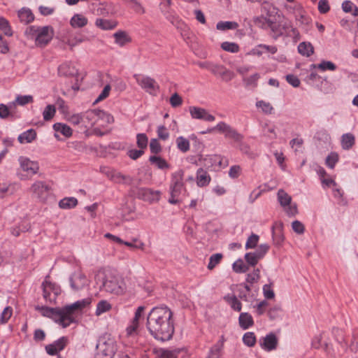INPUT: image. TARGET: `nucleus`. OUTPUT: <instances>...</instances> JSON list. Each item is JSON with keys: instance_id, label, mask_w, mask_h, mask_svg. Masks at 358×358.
<instances>
[{"instance_id": "f257e3e1", "label": "nucleus", "mask_w": 358, "mask_h": 358, "mask_svg": "<svg viewBox=\"0 0 358 358\" xmlns=\"http://www.w3.org/2000/svg\"><path fill=\"white\" fill-rule=\"evenodd\" d=\"M173 313L166 306L152 308L147 317L146 327L156 340L164 342L171 340L175 331Z\"/></svg>"}, {"instance_id": "f03ea898", "label": "nucleus", "mask_w": 358, "mask_h": 358, "mask_svg": "<svg viewBox=\"0 0 358 358\" xmlns=\"http://www.w3.org/2000/svg\"><path fill=\"white\" fill-rule=\"evenodd\" d=\"M91 301L90 298H86L62 308L41 306L37 309L40 310L43 316L52 319L63 328H66L76 322L78 313L89 306Z\"/></svg>"}, {"instance_id": "7ed1b4c3", "label": "nucleus", "mask_w": 358, "mask_h": 358, "mask_svg": "<svg viewBox=\"0 0 358 358\" xmlns=\"http://www.w3.org/2000/svg\"><path fill=\"white\" fill-rule=\"evenodd\" d=\"M25 34L29 38L35 40L36 46L43 48L52 39L54 30L50 26H29L26 29Z\"/></svg>"}, {"instance_id": "20e7f679", "label": "nucleus", "mask_w": 358, "mask_h": 358, "mask_svg": "<svg viewBox=\"0 0 358 358\" xmlns=\"http://www.w3.org/2000/svg\"><path fill=\"white\" fill-rule=\"evenodd\" d=\"M101 287L106 292L115 296H121L127 290L124 280L120 275L112 272L106 273Z\"/></svg>"}, {"instance_id": "39448f33", "label": "nucleus", "mask_w": 358, "mask_h": 358, "mask_svg": "<svg viewBox=\"0 0 358 358\" xmlns=\"http://www.w3.org/2000/svg\"><path fill=\"white\" fill-rule=\"evenodd\" d=\"M187 189L184 182V171L179 169L171 174V182L169 185L170 198L169 203L171 204H178L180 203V196L185 194Z\"/></svg>"}, {"instance_id": "423d86ee", "label": "nucleus", "mask_w": 358, "mask_h": 358, "mask_svg": "<svg viewBox=\"0 0 358 358\" xmlns=\"http://www.w3.org/2000/svg\"><path fill=\"white\" fill-rule=\"evenodd\" d=\"M96 358H114L117 350L114 338L108 334L100 336L96 345Z\"/></svg>"}, {"instance_id": "0eeeda50", "label": "nucleus", "mask_w": 358, "mask_h": 358, "mask_svg": "<svg viewBox=\"0 0 358 358\" xmlns=\"http://www.w3.org/2000/svg\"><path fill=\"white\" fill-rule=\"evenodd\" d=\"M84 117L91 126L95 124L103 126L104 124H110L114 121L113 117L110 114L97 109L87 111Z\"/></svg>"}, {"instance_id": "6e6552de", "label": "nucleus", "mask_w": 358, "mask_h": 358, "mask_svg": "<svg viewBox=\"0 0 358 358\" xmlns=\"http://www.w3.org/2000/svg\"><path fill=\"white\" fill-rule=\"evenodd\" d=\"M91 6L93 13L97 15L103 17L113 16L117 12L115 4L110 1H101L100 0H94Z\"/></svg>"}, {"instance_id": "1a4fd4ad", "label": "nucleus", "mask_w": 358, "mask_h": 358, "mask_svg": "<svg viewBox=\"0 0 358 358\" xmlns=\"http://www.w3.org/2000/svg\"><path fill=\"white\" fill-rule=\"evenodd\" d=\"M213 130L224 134L225 138L232 139L237 143L241 142L243 139V136L241 134L224 122H220L214 128L209 129L207 133H210ZM203 134H206V132H203Z\"/></svg>"}, {"instance_id": "9d476101", "label": "nucleus", "mask_w": 358, "mask_h": 358, "mask_svg": "<svg viewBox=\"0 0 358 358\" xmlns=\"http://www.w3.org/2000/svg\"><path fill=\"white\" fill-rule=\"evenodd\" d=\"M43 289V296L45 302L55 303L58 295L61 293L60 287L55 283H53L45 279L41 285Z\"/></svg>"}, {"instance_id": "9b49d317", "label": "nucleus", "mask_w": 358, "mask_h": 358, "mask_svg": "<svg viewBox=\"0 0 358 358\" xmlns=\"http://www.w3.org/2000/svg\"><path fill=\"white\" fill-rule=\"evenodd\" d=\"M134 78H135L137 84L150 94H155L159 90V86L157 83L156 80L150 76L134 74Z\"/></svg>"}, {"instance_id": "f8f14e48", "label": "nucleus", "mask_w": 358, "mask_h": 358, "mask_svg": "<svg viewBox=\"0 0 358 358\" xmlns=\"http://www.w3.org/2000/svg\"><path fill=\"white\" fill-rule=\"evenodd\" d=\"M110 180L117 184L131 185L134 179L128 175H124L122 173L113 169H107L106 171H103Z\"/></svg>"}, {"instance_id": "ddd939ff", "label": "nucleus", "mask_w": 358, "mask_h": 358, "mask_svg": "<svg viewBox=\"0 0 358 358\" xmlns=\"http://www.w3.org/2000/svg\"><path fill=\"white\" fill-rule=\"evenodd\" d=\"M210 72L215 76L220 77L224 82H229L234 78V73L224 65L213 63Z\"/></svg>"}, {"instance_id": "4468645a", "label": "nucleus", "mask_w": 358, "mask_h": 358, "mask_svg": "<svg viewBox=\"0 0 358 358\" xmlns=\"http://www.w3.org/2000/svg\"><path fill=\"white\" fill-rule=\"evenodd\" d=\"M189 111L193 119L202 120L206 122H213L215 120L214 115L208 113L205 108L198 106H190Z\"/></svg>"}, {"instance_id": "2eb2a0df", "label": "nucleus", "mask_w": 358, "mask_h": 358, "mask_svg": "<svg viewBox=\"0 0 358 358\" xmlns=\"http://www.w3.org/2000/svg\"><path fill=\"white\" fill-rule=\"evenodd\" d=\"M68 341L69 340L66 336H62L52 343L47 345L45 346V351L49 355H56L65 348Z\"/></svg>"}, {"instance_id": "dca6fc26", "label": "nucleus", "mask_w": 358, "mask_h": 358, "mask_svg": "<svg viewBox=\"0 0 358 358\" xmlns=\"http://www.w3.org/2000/svg\"><path fill=\"white\" fill-rule=\"evenodd\" d=\"M71 287L73 290L83 289L87 283L86 275L80 271L74 272L69 278Z\"/></svg>"}, {"instance_id": "f3484780", "label": "nucleus", "mask_w": 358, "mask_h": 358, "mask_svg": "<svg viewBox=\"0 0 358 358\" xmlns=\"http://www.w3.org/2000/svg\"><path fill=\"white\" fill-rule=\"evenodd\" d=\"M18 161L21 169L30 176L35 175L39 170L38 162L31 161L28 157L21 156Z\"/></svg>"}, {"instance_id": "a211bd4d", "label": "nucleus", "mask_w": 358, "mask_h": 358, "mask_svg": "<svg viewBox=\"0 0 358 358\" xmlns=\"http://www.w3.org/2000/svg\"><path fill=\"white\" fill-rule=\"evenodd\" d=\"M278 340L273 333H270L263 338V341L260 342L261 348L267 352H271L277 348Z\"/></svg>"}, {"instance_id": "6ab92c4d", "label": "nucleus", "mask_w": 358, "mask_h": 358, "mask_svg": "<svg viewBox=\"0 0 358 358\" xmlns=\"http://www.w3.org/2000/svg\"><path fill=\"white\" fill-rule=\"evenodd\" d=\"M49 190V187L43 181L35 182L30 187V191L38 199H44Z\"/></svg>"}, {"instance_id": "aec40b11", "label": "nucleus", "mask_w": 358, "mask_h": 358, "mask_svg": "<svg viewBox=\"0 0 358 358\" xmlns=\"http://www.w3.org/2000/svg\"><path fill=\"white\" fill-rule=\"evenodd\" d=\"M290 27V22H284L283 24L277 23L273 22L271 30L273 33V37L277 39L282 35H290L289 29Z\"/></svg>"}, {"instance_id": "412c9836", "label": "nucleus", "mask_w": 358, "mask_h": 358, "mask_svg": "<svg viewBox=\"0 0 358 358\" xmlns=\"http://www.w3.org/2000/svg\"><path fill=\"white\" fill-rule=\"evenodd\" d=\"M95 26L103 31L113 30L117 27L118 22L114 20L97 18L94 22Z\"/></svg>"}, {"instance_id": "4be33fe9", "label": "nucleus", "mask_w": 358, "mask_h": 358, "mask_svg": "<svg viewBox=\"0 0 358 358\" xmlns=\"http://www.w3.org/2000/svg\"><path fill=\"white\" fill-rule=\"evenodd\" d=\"M223 299L233 310L236 312L241 311L242 303L235 294H227L223 297Z\"/></svg>"}, {"instance_id": "5701e85b", "label": "nucleus", "mask_w": 358, "mask_h": 358, "mask_svg": "<svg viewBox=\"0 0 358 358\" xmlns=\"http://www.w3.org/2000/svg\"><path fill=\"white\" fill-rule=\"evenodd\" d=\"M196 184L200 187H203L209 185L211 178L209 173L202 168H199L196 171Z\"/></svg>"}, {"instance_id": "b1692460", "label": "nucleus", "mask_w": 358, "mask_h": 358, "mask_svg": "<svg viewBox=\"0 0 358 358\" xmlns=\"http://www.w3.org/2000/svg\"><path fill=\"white\" fill-rule=\"evenodd\" d=\"M77 73L78 71L69 62H65L58 67V74L61 76L71 77Z\"/></svg>"}, {"instance_id": "393cba45", "label": "nucleus", "mask_w": 358, "mask_h": 358, "mask_svg": "<svg viewBox=\"0 0 358 358\" xmlns=\"http://www.w3.org/2000/svg\"><path fill=\"white\" fill-rule=\"evenodd\" d=\"M141 197L142 199L146 201L152 202L154 201H158L160 196V192L159 191H153L151 189L143 188L140 191Z\"/></svg>"}, {"instance_id": "a878e982", "label": "nucleus", "mask_w": 358, "mask_h": 358, "mask_svg": "<svg viewBox=\"0 0 358 358\" xmlns=\"http://www.w3.org/2000/svg\"><path fill=\"white\" fill-rule=\"evenodd\" d=\"M113 37L115 38V43L120 47H123L131 41V38L129 34L125 31L122 30H119L114 33Z\"/></svg>"}, {"instance_id": "bb28decb", "label": "nucleus", "mask_w": 358, "mask_h": 358, "mask_svg": "<svg viewBox=\"0 0 358 358\" xmlns=\"http://www.w3.org/2000/svg\"><path fill=\"white\" fill-rule=\"evenodd\" d=\"M238 324L243 330L249 329L254 324L252 316L248 313H241L238 317Z\"/></svg>"}, {"instance_id": "cd10ccee", "label": "nucleus", "mask_w": 358, "mask_h": 358, "mask_svg": "<svg viewBox=\"0 0 358 358\" xmlns=\"http://www.w3.org/2000/svg\"><path fill=\"white\" fill-rule=\"evenodd\" d=\"M37 134L34 129H29L18 136V141L23 143H30L36 138Z\"/></svg>"}, {"instance_id": "c85d7f7f", "label": "nucleus", "mask_w": 358, "mask_h": 358, "mask_svg": "<svg viewBox=\"0 0 358 358\" xmlns=\"http://www.w3.org/2000/svg\"><path fill=\"white\" fill-rule=\"evenodd\" d=\"M355 143V137L351 133H346L342 135L341 139V147L343 150L351 149Z\"/></svg>"}, {"instance_id": "c756f323", "label": "nucleus", "mask_w": 358, "mask_h": 358, "mask_svg": "<svg viewBox=\"0 0 358 358\" xmlns=\"http://www.w3.org/2000/svg\"><path fill=\"white\" fill-rule=\"evenodd\" d=\"M88 20L81 14H75L70 20V24L73 28H82L87 24Z\"/></svg>"}, {"instance_id": "7c9ffc66", "label": "nucleus", "mask_w": 358, "mask_h": 358, "mask_svg": "<svg viewBox=\"0 0 358 358\" xmlns=\"http://www.w3.org/2000/svg\"><path fill=\"white\" fill-rule=\"evenodd\" d=\"M311 69H317L321 71H335L337 69L336 65L331 61L322 60L320 64H311Z\"/></svg>"}, {"instance_id": "2f4dec72", "label": "nucleus", "mask_w": 358, "mask_h": 358, "mask_svg": "<svg viewBox=\"0 0 358 358\" xmlns=\"http://www.w3.org/2000/svg\"><path fill=\"white\" fill-rule=\"evenodd\" d=\"M273 19L271 17L267 16H259L255 20V24L262 29H267L271 28L273 23Z\"/></svg>"}, {"instance_id": "473e14b6", "label": "nucleus", "mask_w": 358, "mask_h": 358, "mask_svg": "<svg viewBox=\"0 0 358 358\" xmlns=\"http://www.w3.org/2000/svg\"><path fill=\"white\" fill-rule=\"evenodd\" d=\"M299 54L305 57H310L314 52V48L310 42H301L298 45Z\"/></svg>"}, {"instance_id": "72a5a7b5", "label": "nucleus", "mask_w": 358, "mask_h": 358, "mask_svg": "<svg viewBox=\"0 0 358 358\" xmlns=\"http://www.w3.org/2000/svg\"><path fill=\"white\" fill-rule=\"evenodd\" d=\"M18 17L20 22L28 24L34 20V15L29 9L22 8L18 12Z\"/></svg>"}, {"instance_id": "f704fd0d", "label": "nucleus", "mask_w": 358, "mask_h": 358, "mask_svg": "<svg viewBox=\"0 0 358 358\" xmlns=\"http://www.w3.org/2000/svg\"><path fill=\"white\" fill-rule=\"evenodd\" d=\"M78 204V200L75 197H65L59 202V206L62 209H71L76 207Z\"/></svg>"}, {"instance_id": "c9c22d12", "label": "nucleus", "mask_w": 358, "mask_h": 358, "mask_svg": "<svg viewBox=\"0 0 358 358\" xmlns=\"http://www.w3.org/2000/svg\"><path fill=\"white\" fill-rule=\"evenodd\" d=\"M53 129L56 132H59L65 137H70L72 135L71 128L66 124L63 123H55L53 125Z\"/></svg>"}, {"instance_id": "e433bc0d", "label": "nucleus", "mask_w": 358, "mask_h": 358, "mask_svg": "<svg viewBox=\"0 0 358 358\" xmlns=\"http://www.w3.org/2000/svg\"><path fill=\"white\" fill-rule=\"evenodd\" d=\"M149 161L151 164H155L156 166L159 169H168L170 168V165L167 163V162L159 156H150Z\"/></svg>"}, {"instance_id": "4c0bfd02", "label": "nucleus", "mask_w": 358, "mask_h": 358, "mask_svg": "<svg viewBox=\"0 0 358 358\" xmlns=\"http://www.w3.org/2000/svg\"><path fill=\"white\" fill-rule=\"evenodd\" d=\"M277 195L278 200L283 208L288 206L291 203L292 197L282 189L278 190Z\"/></svg>"}, {"instance_id": "58836bf2", "label": "nucleus", "mask_w": 358, "mask_h": 358, "mask_svg": "<svg viewBox=\"0 0 358 358\" xmlns=\"http://www.w3.org/2000/svg\"><path fill=\"white\" fill-rule=\"evenodd\" d=\"M176 142L178 149L182 152L185 153L189 150L190 143L188 139L183 136H178Z\"/></svg>"}, {"instance_id": "ea45409f", "label": "nucleus", "mask_w": 358, "mask_h": 358, "mask_svg": "<svg viewBox=\"0 0 358 358\" xmlns=\"http://www.w3.org/2000/svg\"><path fill=\"white\" fill-rule=\"evenodd\" d=\"M111 308L112 305L108 301L101 300L96 305L95 314L97 316L101 315V314L110 310Z\"/></svg>"}, {"instance_id": "a19ab883", "label": "nucleus", "mask_w": 358, "mask_h": 358, "mask_svg": "<svg viewBox=\"0 0 358 358\" xmlns=\"http://www.w3.org/2000/svg\"><path fill=\"white\" fill-rule=\"evenodd\" d=\"M238 27V24L236 22L231 21H220L216 24V28L220 31L229 29H236Z\"/></svg>"}, {"instance_id": "79ce46f5", "label": "nucleus", "mask_w": 358, "mask_h": 358, "mask_svg": "<svg viewBox=\"0 0 358 358\" xmlns=\"http://www.w3.org/2000/svg\"><path fill=\"white\" fill-rule=\"evenodd\" d=\"M179 350H169L165 349H159L157 351V357L158 358H177Z\"/></svg>"}, {"instance_id": "37998d69", "label": "nucleus", "mask_w": 358, "mask_h": 358, "mask_svg": "<svg viewBox=\"0 0 358 358\" xmlns=\"http://www.w3.org/2000/svg\"><path fill=\"white\" fill-rule=\"evenodd\" d=\"M243 342L248 347H254L257 342V338L254 332H246L243 336Z\"/></svg>"}, {"instance_id": "c03bdc74", "label": "nucleus", "mask_w": 358, "mask_h": 358, "mask_svg": "<svg viewBox=\"0 0 358 358\" xmlns=\"http://www.w3.org/2000/svg\"><path fill=\"white\" fill-rule=\"evenodd\" d=\"M338 160H339V156H338V153H336L335 152H331L327 157L326 160H325V164L329 169H333L335 167L336 163L338 162Z\"/></svg>"}, {"instance_id": "a18cd8bd", "label": "nucleus", "mask_w": 358, "mask_h": 358, "mask_svg": "<svg viewBox=\"0 0 358 358\" xmlns=\"http://www.w3.org/2000/svg\"><path fill=\"white\" fill-rule=\"evenodd\" d=\"M222 50L227 52L236 53L240 50L239 45L234 42L225 41L221 44Z\"/></svg>"}, {"instance_id": "49530a36", "label": "nucleus", "mask_w": 358, "mask_h": 358, "mask_svg": "<svg viewBox=\"0 0 358 358\" xmlns=\"http://www.w3.org/2000/svg\"><path fill=\"white\" fill-rule=\"evenodd\" d=\"M223 257L221 253L213 254L210 257L208 268L213 270L217 264H219Z\"/></svg>"}, {"instance_id": "de8ad7c7", "label": "nucleus", "mask_w": 358, "mask_h": 358, "mask_svg": "<svg viewBox=\"0 0 358 358\" xmlns=\"http://www.w3.org/2000/svg\"><path fill=\"white\" fill-rule=\"evenodd\" d=\"M13 315V308L10 306H6L0 315V324H6Z\"/></svg>"}, {"instance_id": "09e8293b", "label": "nucleus", "mask_w": 358, "mask_h": 358, "mask_svg": "<svg viewBox=\"0 0 358 358\" xmlns=\"http://www.w3.org/2000/svg\"><path fill=\"white\" fill-rule=\"evenodd\" d=\"M17 103L15 101L9 103L8 106V111L10 115H9V120L11 121H14L18 118H20V114L17 111L16 107Z\"/></svg>"}, {"instance_id": "8fccbe9b", "label": "nucleus", "mask_w": 358, "mask_h": 358, "mask_svg": "<svg viewBox=\"0 0 358 358\" xmlns=\"http://www.w3.org/2000/svg\"><path fill=\"white\" fill-rule=\"evenodd\" d=\"M55 106L53 105H48L43 112V117L44 120L49 121L51 119H52V117L55 116Z\"/></svg>"}, {"instance_id": "3c124183", "label": "nucleus", "mask_w": 358, "mask_h": 358, "mask_svg": "<svg viewBox=\"0 0 358 358\" xmlns=\"http://www.w3.org/2000/svg\"><path fill=\"white\" fill-rule=\"evenodd\" d=\"M148 143V138L146 134H138L136 135V144L140 149L144 150L147 148Z\"/></svg>"}, {"instance_id": "603ef678", "label": "nucleus", "mask_w": 358, "mask_h": 358, "mask_svg": "<svg viewBox=\"0 0 358 358\" xmlns=\"http://www.w3.org/2000/svg\"><path fill=\"white\" fill-rule=\"evenodd\" d=\"M133 242L134 243L123 241V243H122L121 244H123L131 248L140 249L141 250H144L145 244L143 242L139 241L136 238H133Z\"/></svg>"}, {"instance_id": "864d4df0", "label": "nucleus", "mask_w": 358, "mask_h": 358, "mask_svg": "<svg viewBox=\"0 0 358 358\" xmlns=\"http://www.w3.org/2000/svg\"><path fill=\"white\" fill-rule=\"evenodd\" d=\"M256 106L257 108H259L262 110V111L266 114H271L273 110V106L271 105L270 103L266 102L264 101H258L256 103Z\"/></svg>"}, {"instance_id": "5fc2aeb1", "label": "nucleus", "mask_w": 358, "mask_h": 358, "mask_svg": "<svg viewBox=\"0 0 358 358\" xmlns=\"http://www.w3.org/2000/svg\"><path fill=\"white\" fill-rule=\"evenodd\" d=\"M222 348H220L216 345H213L208 352V355L206 358H220L222 356Z\"/></svg>"}, {"instance_id": "6e6d98bb", "label": "nucleus", "mask_w": 358, "mask_h": 358, "mask_svg": "<svg viewBox=\"0 0 358 358\" xmlns=\"http://www.w3.org/2000/svg\"><path fill=\"white\" fill-rule=\"evenodd\" d=\"M233 269L236 273H245L248 270V266L242 259H238L233 264Z\"/></svg>"}, {"instance_id": "4d7b16f0", "label": "nucleus", "mask_w": 358, "mask_h": 358, "mask_svg": "<svg viewBox=\"0 0 358 358\" xmlns=\"http://www.w3.org/2000/svg\"><path fill=\"white\" fill-rule=\"evenodd\" d=\"M259 236L255 234H252L248 238L245 243V249H252L255 248L259 241Z\"/></svg>"}, {"instance_id": "13d9d810", "label": "nucleus", "mask_w": 358, "mask_h": 358, "mask_svg": "<svg viewBox=\"0 0 358 358\" xmlns=\"http://www.w3.org/2000/svg\"><path fill=\"white\" fill-rule=\"evenodd\" d=\"M275 10V8L268 1H265L262 3V12L266 13L268 17H271L273 13H276Z\"/></svg>"}, {"instance_id": "bf43d9fd", "label": "nucleus", "mask_w": 358, "mask_h": 358, "mask_svg": "<svg viewBox=\"0 0 358 358\" xmlns=\"http://www.w3.org/2000/svg\"><path fill=\"white\" fill-rule=\"evenodd\" d=\"M34 101L33 96L31 95H18L15 99L17 104L24 106L29 103H32Z\"/></svg>"}, {"instance_id": "052dcab7", "label": "nucleus", "mask_w": 358, "mask_h": 358, "mask_svg": "<svg viewBox=\"0 0 358 358\" xmlns=\"http://www.w3.org/2000/svg\"><path fill=\"white\" fill-rule=\"evenodd\" d=\"M157 136L162 141H166L169 138V132L164 125H159L157 129Z\"/></svg>"}, {"instance_id": "680f3d73", "label": "nucleus", "mask_w": 358, "mask_h": 358, "mask_svg": "<svg viewBox=\"0 0 358 358\" xmlns=\"http://www.w3.org/2000/svg\"><path fill=\"white\" fill-rule=\"evenodd\" d=\"M260 270L259 268L254 269L252 273H248L246 278V282L248 283L253 284L257 282L259 279Z\"/></svg>"}, {"instance_id": "e2e57ef3", "label": "nucleus", "mask_w": 358, "mask_h": 358, "mask_svg": "<svg viewBox=\"0 0 358 358\" xmlns=\"http://www.w3.org/2000/svg\"><path fill=\"white\" fill-rule=\"evenodd\" d=\"M245 259L248 264L252 266H255L257 264L259 260H260L254 252H248L245 255Z\"/></svg>"}, {"instance_id": "0e129e2a", "label": "nucleus", "mask_w": 358, "mask_h": 358, "mask_svg": "<svg viewBox=\"0 0 358 358\" xmlns=\"http://www.w3.org/2000/svg\"><path fill=\"white\" fill-rule=\"evenodd\" d=\"M269 250V245L268 244H261L257 250L254 252L257 258L259 259H262L264 255L268 252Z\"/></svg>"}, {"instance_id": "69168bd1", "label": "nucleus", "mask_w": 358, "mask_h": 358, "mask_svg": "<svg viewBox=\"0 0 358 358\" xmlns=\"http://www.w3.org/2000/svg\"><path fill=\"white\" fill-rule=\"evenodd\" d=\"M150 152L155 155L159 154L162 151V146L156 138H152L150 143Z\"/></svg>"}, {"instance_id": "338daca9", "label": "nucleus", "mask_w": 358, "mask_h": 358, "mask_svg": "<svg viewBox=\"0 0 358 358\" xmlns=\"http://www.w3.org/2000/svg\"><path fill=\"white\" fill-rule=\"evenodd\" d=\"M241 172V168L239 165H234L231 166L229 171V176L231 178L236 179L239 177Z\"/></svg>"}, {"instance_id": "774afa93", "label": "nucleus", "mask_w": 358, "mask_h": 358, "mask_svg": "<svg viewBox=\"0 0 358 358\" xmlns=\"http://www.w3.org/2000/svg\"><path fill=\"white\" fill-rule=\"evenodd\" d=\"M317 8L321 14H325L330 10V6L327 0H320Z\"/></svg>"}]
</instances>
